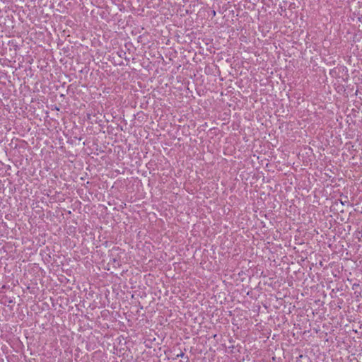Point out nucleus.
Returning <instances> with one entry per match:
<instances>
[{
  "label": "nucleus",
  "instance_id": "1",
  "mask_svg": "<svg viewBox=\"0 0 362 362\" xmlns=\"http://www.w3.org/2000/svg\"><path fill=\"white\" fill-rule=\"evenodd\" d=\"M183 355V353H181L180 356ZM177 356H180V355H177Z\"/></svg>",
  "mask_w": 362,
  "mask_h": 362
}]
</instances>
